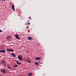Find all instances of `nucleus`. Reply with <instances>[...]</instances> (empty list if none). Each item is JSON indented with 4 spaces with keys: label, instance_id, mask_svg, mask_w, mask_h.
Segmentation results:
<instances>
[{
    "label": "nucleus",
    "instance_id": "nucleus-14",
    "mask_svg": "<svg viewBox=\"0 0 76 76\" xmlns=\"http://www.w3.org/2000/svg\"><path fill=\"white\" fill-rule=\"evenodd\" d=\"M35 64H36V65H38V62H36L35 63Z\"/></svg>",
    "mask_w": 76,
    "mask_h": 76
},
{
    "label": "nucleus",
    "instance_id": "nucleus-18",
    "mask_svg": "<svg viewBox=\"0 0 76 76\" xmlns=\"http://www.w3.org/2000/svg\"><path fill=\"white\" fill-rule=\"evenodd\" d=\"M7 39H9V37H7Z\"/></svg>",
    "mask_w": 76,
    "mask_h": 76
},
{
    "label": "nucleus",
    "instance_id": "nucleus-3",
    "mask_svg": "<svg viewBox=\"0 0 76 76\" xmlns=\"http://www.w3.org/2000/svg\"><path fill=\"white\" fill-rule=\"evenodd\" d=\"M36 60H39L40 59H41V57H37L35 58Z\"/></svg>",
    "mask_w": 76,
    "mask_h": 76
},
{
    "label": "nucleus",
    "instance_id": "nucleus-15",
    "mask_svg": "<svg viewBox=\"0 0 76 76\" xmlns=\"http://www.w3.org/2000/svg\"><path fill=\"white\" fill-rule=\"evenodd\" d=\"M14 67H18V65H16L14 66Z\"/></svg>",
    "mask_w": 76,
    "mask_h": 76
},
{
    "label": "nucleus",
    "instance_id": "nucleus-13",
    "mask_svg": "<svg viewBox=\"0 0 76 76\" xmlns=\"http://www.w3.org/2000/svg\"><path fill=\"white\" fill-rule=\"evenodd\" d=\"M28 58L27 59V62H28V63H31V62L30 61H28Z\"/></svg>",
    "mask_w": 76,
    "mask_h": 76
},
{
    "label": "nucleus",
    "instance_id": "nucleus-8",
    "mask_svg": "<svg viewBox=\"0 0 76 76\" xmlns=\"http://www.w3.org/2000/svg\"><path fill=\"white\" fill-rule=\"evenodd\" d=\"M27 39L28 40H31V39H32V38L30 37H28Z\"/></svg>",
    "mask_w": 76,
    "mask_h": 76
},
{
    "label": "nucleus",
    "instance_id": "nucleus-16",
    "mask_svg": "<svg viewBox=\"0 0 76 76\" xmlns=\"http://www.w3.org/2000/svg\"><path fill=\"white\" fill-rule=\"evenodd\" d=\"M0 32H3V31H1V30H0Z\"/></svg>",
    "mask_w": 76,
    "mask_h": 76
},
{
    "label": "nucleus",
    "instance_id": "nucleus-22",
    "mask_svg": "<svg viewBox=\"0 0 76 76\" xmlns=\"http://www.w3.org/2000/svg\"><path fill=\"white\" fill-rule=\"evenodd\" d=\"M39 63H40V61H39Z\"/></svg>",
    "mask_w": 76,
    "mask_h": 76
},
{
    "label": "nucleus",
    "instance_id": "nucleus-2",
    "mask_svg": "<svg viewBox=\"0 0 76 76\" xmlns=\"http://www.w3.org/2000/svg\"><path fill=\"white\" fill-rule=\"evenodd\" d=\"M1 72L3 73H6V71L4 69H3L1 70Z\"/></svg>",
    "mask_w": 76,
    "mask_h": 76
},
{
    "label": "nucleus",
    "instance_id": "nucleus-4",
    "mask_svg": "<svg viewBox=\"0 0 76 76\" xmlns=\"http://www.w3.org/2000/svg\"><path fill=\"white\" fill-rule=\"evenodd\" d=\"M6 50H0V53H5Z\"/></svg>",
    "mask_w": 76,
    "mask_h": 76
},
{
    "label": "nucleus",
    "instance_id": "nucleus-5",
    "mask_svg": "<svg viewBox=\"0 0 76 76\" xmlns=\"http://www.w3.org/2000/svg\"><path fill=\"white\" fill-rule=\"evenodd\" d=\"M15 36L16 38H17V39H20V37H19V35L15 34Z\"/></svg>",
    "mask_w": 76,
    "mask_h": 76
},
{
    "label": "nucleus",
    "instance_id": "nucleus-7",
    "mask_svg": "<svg viewBox=\"0 0 76 76\" xmlns=\"http://www.w3.org/2000/svg\"><path fill=\"white\" fill-rule=\"evenodd\" d=\"M12 10H13V11H15V6L14 4H13V5H12Z\"/></svg>",
    "mask_w": 76,
    "mask_h": 76
},
{
    "label": "nucleus",
    "instance_id": "nucleus-21",
    "mask_svg": "<svg viewBox=\"0 0 76 76\" xmlns=\"http://www.w3.org/2000/svg\"><path fill=\"white\" fill-rule=\"evenodd\" d=\"M40 63H41V64H43L42 63V62H41Z\"/></svg>",
    "mask_w": 76,
    "mask_h": 76
},
{
    "label": "nucleus",
    "instance_id": "nucleus-20",
    "mask_svg": "<svg viewBox=\"0 0 76 76\" xmlns=\"http://www.w3.org/2000/svg\"><path fill=\"white\" fill-rule=\"evenodd\" d=\"M28 28H29V26H27V28L28 29Z\"/></svg>",
    "mask_w": 76,
    "mask_h": 76
},
{
    "label": "nucleus",
    "instance_id": "nucleus-6",
    "mask_svg": "<svg viewBox=\"0 0 76 76\" xmlns=\"http://www.w3.org/2000/svg\"><path fill=\"white\" fill-rule=\"evenodd\" d=\"M7 51H11L12 52H13V50L10 49H7Z\"/></svg>",
    "mask_w": 76,
    "mask_h": 76
},
{
    "label": "nucleus",
    "instance_id": "nucleus-12",
    "mask_svg": "<svg viewBox=\"0 0 76 76\" xmlns=\"http://www.w3.org/2000/svg\"><path fill=\"white\" fill-rule=\"evenodd\" d=\"M11 55L13 56L14 57H16V56L13 53H11Z\"/></svg>",
    "mask_w": 76,
    "mask_h": 76
},
{
    "label": "nucleus",
    "instance_id": "nucleus-11",
    "mask_svg": "<svg viewBox=\"0 0 76 76\" xmlns=\"http://www.w3.org/2000/svg\"><path fill=\"white\" fill-rule=\"evenodd\" d=\"M32 73H30L27 76H32Z\"/></svg>",
    "mask_w": 76,
    "mask_h": 76
},
{
    "label": "nucleus",
    "instance_id": "nucleus-17",
    "mask_svg": "<svg viewBox=\"0 0 76 76\" xmlns=\"http://www.w3.org/2000/svg\"><path fill=\"white\" fill-rule=\"evenodd\" d=\"M28 24H30V22H29V20H28Z\"/></svg>",
    "mask_w": 76,
    "mask_h": 76
},
{
    "label": "nucleus",
    "instance_id": "nucleus-1",
    "mask_svg": "<svg viewBox=\"0 0 76 76\" xmlns=\"http://www.w3.org/2000/svg\"><path fill=\"white\" fill-rule=\"evenodd\" d=\"M18 58L19 60H20L21 61H22V56H18Z\"/></svg>",
    "mask_w": 76,
    "mask_h": 76
},
{
    "label": "nucleus",
    "instance_id": "nucleus-10",
    "mask_svg": "<svg viewBox=\"0 0 76 76\" xmlns=\"http://www.w3.org/2000/svg\"><path fill=\"white\" fill-rule=\"evenodd\" d=\"M16 63H17V64H18V65H20V64H21V63H20L18 61L16 62Z\"/></svg>",
    "mask_w": 76,
    "mask_h": 76
},
{
    "label": "nucleus",
    "instance_id": "nucleus-9",
    "mask_svg": "<svg viewBox=\"0 0 76 76\" xmlns=\"http://www.w3.org/2000/svg\"><path fill=\"white\" fill-rule=\"evenodd\" d=\"M7 67H8V68H9V69H10V70H12V68H11L10 67H9V64H7Z\"/></svg>",
    "mask_w": 76,
    "mask_h": 76
},
{
    "label": "nucleus",
    "instance_id": "nucleus-19",
    "mask_svg": "<svg viewBox=\"0 0 76 76\" xmlns=\"http://www.w3.org/2000/svg\"><path fill=\"white\" fill-rule=\"evenodd\" d=\"M26 52L27 53H29V52L28 51H26Z\"/></svg>",
    "mask_w": 76,
    "mask_h": 76
}]
</instances>
